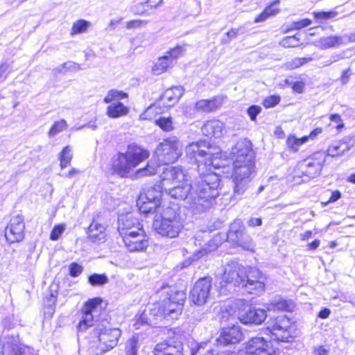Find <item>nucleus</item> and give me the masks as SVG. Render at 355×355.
Instances as JSON below:
<instances>
[{"label": "nucleus", "mask_w": 355, "mask_h": 355, "mask_svg": "<svg viewBox=\"0 0 355 355\" xmlns=\"http://www.w3.org/2000/svg\"><path fill=\"white\" fill-rule=\"evenodd\" d=\"M181 166H167L163 171L162 184L172 198L187 200L196 213L210 208L218 196L220 178L214 173L200 174L193 184Z\"/></svg>", "instance_id": "obj_1"}, {"label": "nucleus", "mask_w": 355, "mask_h": 355, "mask_svg": "<svg viewBox=\"0 0 355 355\" xmlns=\"http://www.w3.org/2000/svg\"><path fill=\"white\" fill-rule=\"evenodd\" d=\"M157 164L152 160L148 162L144 168L136 171L135 177L137 178L150 176L155 174L157 167L160 165H168L178 160L182 155L180 143L175 136H171L164 139L156 148L155 151Z\"/></svg>", "instance_id": "obj_2"}, {"label": "nucleus", "mask_w": 355, "mask_h": 355, "mask_svg": "<svg viewBox=\"0 0 355 355\" xmlns=\"http://www.w3.org/2000/svg\"><path fill=\"white\" fill-rule=\"evenodd\" d=\"M150 156L148 150L136 144H130L125 153H118L111 159L112 173L121 178L129 177L132 170Z\"/></svg>", "instance_id": "obj_3"}, {"label": "nucleus", "mask_w": 355, "mask_h": 355, "mask_svg": "<svg viewBox=\"0 0 355 355\" xmlns=\"http://www.w3.org/2000/svg\"><path fill=\"white\" fill-rule=\"evenodd\" d=\"M93 334L98 338L99 344L92 349L91 353L93 355H102L117 345L121 333L118 328H110L99 323L94 328Z\"/></svg>", "instance_id": "obj_4"}, {"label": "nucleus", "mask_w": 355, "mask_h": 355, "mask_svg": "<svg viewBox=\"0 0 355 355\" xmlns=\"http://www.w3.org/2000/svg\"><path fill=\"white\" fill-rule=\"evenodd\" d=\"M153 226L159 234L175 238L183 228V221L179 214L172 207H166L162 215L161 220H155Z\"/></svg>", "instance_id": "obj_5"}, {"label": "nucleus", "mask_w": 355, "mask_h": 355, "mask_svg": "<svg viewBox=\"0 0 355 355\" xmlns=\"http://www.w3.org/2000/svg\"><path fill=\"white\" fill-rule=\"evenodd\" d=\"M163 295L162 300H165L166 312L167 318L176 319L181 313L182 306L187 298V294L184 290H179L175 286H163L157 291Z\"/></svg>", "instance_id": "obj_6"}, {"label": "nucleus", "mask_w": 355, "mask_h": 355, "mask_svg": "<svg viewBox=\"0 0 355 355\" xmlns=\"http://www.w3.org/2000/svg\"><path fill=\"white\" fill-rule=\"evenodd\" d=\"M232 159L233 160V172L234 193H243L244 189V141H239L232 148Z\"/></svg>", "instance_id": "obj_7"}, {"label": "nucleus", "mask_w": 355, "mask_h": 355, "mask_svg": "<svg viewBox=\"0 0 355 355\" xmlns=\"http://www.w3.org/2000/svg\"><path fill=\"white\" fill-rule=\"evenodd\" d=\"M266 328L272 339L278 342H289L291 338L290 319L285 315H280L271 319L267 323Z\"/></svg>", "instance_id": "obj_8"}, {"label": "nucleus", "mask_w": 355, "mask_h": 355, "mask_svg": "<svg viewBox=\"0 0 355 355\" xmlns=\"http://www.w3.org/2000/svg\"><path fill=\"white\" fill-rule=\"evenodd\" d=\"M326 155L324 152H317L310 157L297 164V170L302 175L314 178L319 175L325 162Z\"/></svg>", "instance_id": "obj_9"}, {"label": "nucleus", "mask_w": 355, "mask_h": 355, "mask_svg": "<svg viewBox=\"0 0 355 355\" xmlns=\"http://www.w3.org/2000/svg\"><path fill=\"white\" fill-rule=\"evenodd\" d=\"M210 144L205 141L199 140L189 144L186 147V154L190 159L200 163L204 159V164H211V153L209 152Z\"/></svg>", "instance_id": "obj_10"}, {"label": "nucleus", "mask_w": 355, "mask_h": 355, "mask_svg": "<svg viewBox=\"0 0 355 355\" xmlns=\"http://www.w3.org/2000/svg\"><path fill=\"white\" fill-rule=\"evenodd\" d=\"M211 278L204 277L196 282L190 292L191 301L196 305L205 304L210 296Z\"/></svg>", "instance_id": "obj_11"}, {"label": "nucleus", "mask_w": 355, "mask_h": 355, "mask_svg": "<svg viewBox=\"0 0 355 355\" xmlns=\"http://www.w3.org/2000/svg\"><path fill=\"white\" fill-rule=\"evenodd\" d=\"M102 302V300L99 297H95L88 300L83 309L82 319L78 324L79 331H84L88 327L94 325V318L99 313V306Z\"/></svg>", "instance_id": "obj_12"}, {"label": "nucleus", "mask_w": 355, "mask_h": 355, "mask_svg": "<svg viewBox=\"0 0 355 355\" xmlns=\"http://www.w3.org/2000/svg\"><path fill=\"white\" fill-rule=\"evenodd\" d=\"M243 266L239 263L238 261L233 260L227 263L225 266L220 284L222 287L226 286L228 284L237 286L243 282Z\"/></svg>", "instance_id": "obj_13"}, {"label": "nucleus", "mask_w": 355, "mask_h": 355, "mask_svg": "<svg viewBox=\"0 0 355 355\" xmlns=\"http://www.w3.org/2000/svg\"><path fill=\"white\" fill-rule=\"evenodd\" d=\"M121 238L130 252H142L148 246V241L144 229L130 232L128 235Z\"/></svg>", "instance_id": "obj_14"}, {"label": "nucleus", "mask_w": 355, "mask_h": 355, "mask_svg": "<svg viewBox=\"0 0 355 355\" xmlns=\"http://www.w3.org/2000/svg\"><path fill=\"white\" fill-rule=\"evenodd\" d=\"M265 289L264 277L259 269L250 268L245 271V293L259 295Z\"/></svg>", "instance_id": "obj_15"}, {"label": "nucleus", "mask_w": 355, "mask_h": 355, "mask_svg": "<svg viewBox=\"0 0 355 355\" xmlns=\"http://www.w3.org/2000/svg\"><path fill=\"white\" fill-rule=\"evenodd\" d=\"M24 218L20 215L12 216L5 230L6 240L10 243L21 241L24 237Z\"/></svg>", "instance_id": "obj_16"}, {"label": "nucleus", "mask_w": 355, "mask_h": 355, "mask_svg": "<svg viewBox=\"0 0 355 355\" xmlns=\"http://www.w3.org/2000/svg\"><path fill=\"white\" fill-rule=\"evenodd\" d=\"M245 354L252 355H275L273 347L262 337L252 338L245 343Z\"/></svg>", "instance_id": "obj_17"}, {"label": "nucleus", "mask_w": 355, "mask_h": 355, "mask_svg": "<svg viewBox=\"0 0 355 355\" xmlns=\"http://www.w3.org/2000/svg\"><path fill=\"white\" fill-rule=\"evenodd\" d=\"M25 348L20 343L18 336L6 335L2 340V355H23Z\"/></svg>", "instance_id": "obj_18"}, {"label": "nucleus", "mask_w": 355, "mask_h": 355, "mask_svg": "<svg viewBox=\"0 0 355 355\" xmlns=\"http://www.w3.org/2000/svg\"><path fill=\"white\" fill-rule=\"evenodd\" d=\"M143 230L138 220L130 213L121 214L118 218V231L121 237L128 235L130 232Z\"/></svg>", "instance_id": "obj_19"}, {"label": "nucleus", "mask_w": 355, "mask_h": 355, "mask_svg": "<svg viewBox=\"0 0 355 355\" xmlns=\"http://www.w3.org/2000/svg\"><path fill=\"white\" fill-rule=\"evenodd\" d=\"M243 334L239 327L233 325L224 328L220 335L216 340L218 346H226L229 344L238 343L242 338Z\"/></svg>", "instance_id": "obj_20"}, {"label": "nucleus", "mask_w": 355, "mask_h": 355, "mask_svg": "<svg viewBox=\"0 0 355 355\" xmlns=\"http://www.w3.org/2000/svg\"><path fill=\"white\" fill-rule=\"evenodd\" d=\"M244 225L240 219L234 220L227 233V240L234 245L242 246L243 243Z\"/></svg>", "instance_id": "obj_21"}, {"label": "nucleus", "mask_w": 355, "mask_h": 355, "mask_svg": "<svg viewBox=\"0 0 355 355\" xmlns=\"http://www.w3.org/2000/svg\"><path fill=\"white\" fill-rule=\"evenodd\" d=\"M155 355H184L182 343L173 345L172 343L163 342L156 345L154 349Z\"/></svg>", "instance_id": "obj_22"}, {"label": "nucleus", "mask_w": 355, "mask_h": 355, "mask_svg": "<svg viewBox=\"0 0 355 355\" xmlns=\"http://www.w3.org/2000/svg\"><path fill=\"white\" fill-rule=\"evenodd\" d=\"M224 103V97L216 96L210 100L201 99L195 104V110L198 112H211L216 110Z\"/></svg>", "instance_id": "obj_23"}, {"label": "nucleus", "mask_w": 355, "mask_h": 355, "mask_svg": "<svg viewBox=\"0 0 355 355\" xmlns=\"http://www.w3.org/2000/svg\"><path fill=\"white\" fill-rule=\"evenodd\" d=\"M245 179L254 177L256 154L252 148V143L245 138Z\"/></svg>", "instance_id": "obj_24"}, {"label": "nucleus", "mask_w": 355, "mask_h": 355, "mask_svg": "<svg viewBox=\"0 0 355 355\" xmlns=\"http://www.w3.org/2000/svg\"><path fill=\"white\" fill-rule=\"evenodd\" d=\"M223 130L224 123L216 119L206 121L201 128L202 134L207 137H220Z\"/></svg>", "instance_id": "obj_25"}, {"label": "nucleus", "mask_w": 355, "mask_h": 355, "mask_svg": "<svg viewBox=\"0 0 355 355\" xmlns=\"http://www.w3.org/2000/svg\"><path fill=\"white\" fill-rule=\"evenodd\" d=\"M162 189L164 190V188L162 182H160V184L154 185L153 187H150L148 189H143V191L139 196L140 202H142L143 200H149L160 204V199L162 196Z\"/></svg>", "instance_id": "obj_26"}, {"label": "nucleus", "mask_w": 355, "mask_h": 355, "mask_svg": "<svg viewBox=\"0 0 355 355\" xmlns=\"http://www.w3.org/2000/svg\"><path fill=\"white\" fill-rule=\"evenodd\" d=\"M105 225L94 220L87 229V237L92 242L102 241L105 238Z\"/></svg>", "instance_id": "obj_27"}, {"label": "nucleus", "mask_w": 355, "mask_h": 355, "mask_svg": "<svg viewBox=\"0 0 355 355\" xmlns=\"http://www.w3.org/2000/svg\"><path fill=\"white\" fill-rule=\"evenodd\" d=\"M266 317L264 309L250 306L245 313V324L248 323L259 324L266 320Z\"/></svg>", "instance_id": "obj_28"}, {"label": "nucleus", "mask_w": 355, "mask_h": 355, "mask_svg": "<svg viewBox=\"0 0 355 355\" xmlns=\"http://www.w3.org/2000/svg\"><path fill=\"white\" fill-rule=\"evenodd\" d=\"M184 93V89L182 86L173 87L166 89L162 95V99L168 106L176 103Z\"/></svg>", "instance_id": "obj_29"}, {"label": "nucleus", "mask_w": 355, "mask_h": 355, "mask_svg": "<svg viewBox=\"0 0 355 355\" xmlns=\"http://www.w3.org/2000/svg\"><path fill=\"white\" fill-rule=\"evenodd\" d=\"M165 300H160L158 302L153 304L148 311V315L153 322L162 320L163 318H167L166 312V304H164Z\"/></svg>", "instance_id": "obj_30"}, {"label": "nucleus", "mask_w": 355, "mask_h": 355, "mask_svg": "<svg viewBox=\"0 0 355 355\" xmlns=\"http://www.w3.org/2000/svg\"><path fill=\"white\" fill-rule=\"evenodd\" d=\"M128 112V107L119 101L112 103L107 107V114L110 118H119L126 116Z\"/></svg>", "instance_id": "obj_31"}, {"label": "nucleus", "mask_w": 355, "mask_h": 355, "mask_svg": "<svg viewBox=\"0 0 355 355\" xmlns=\"http://www.w3.org/2000/svg\"><path fill=\"white\" fill-rule=\"evenodd\" d=\"M294 304L292 300L283 298H275L268 306V310L293 311Z\"/></svg>", "instance_id": "obj_32"}, {"label": "nucleus", "mask_w": 355, "mask_h": 355, "mask_svg": "<svg viewBox=\"0 0 355 355\" xmlns=\"http://www.w3.org/2000/svg\"><path fill=\"white\" fill-rule=\"evenodd\" d=\"M342 44V38L339 36L331 35L323 37L315 42V46L320 49H326L338 46Z\"/></svg>", "instance_id": "obj_33"}, {"label": "nucleus", "mask_w": 355, "mask_h": 355, "mask_svg": "<svg viewBox=\"0 0 355 355\" xmlns=\"http://www.w3.org/2000/svg\"><path fill=\"white\" fill-rule=\"evenodd\" d=\"M137 205L141 213L148 214L157 211L160 204L149 200H143L142 202H140V198H138Z\"/></svg>", "instance_id": "obj_34"}, {"label": "nucleus", "mask_w": 355, "mask_h": 355, "mask_svg": "<svg viewBox=\"0 0 355 355\" xmlns=\"http://www.w3.org/2000/svg\"><path fill=\"white\" fill-rule=\"evenodd\" d=\"M279 1H275L271 5L268 6L265 10L254 19V22L259 23L266 20L269 17L276 15L279 12V9L275 8L278 5Z\"/></svg>", "instance_id": "obj_35"}, {"label": "nucleus", "mask_w": 355, "mask_h": 355, "mask_svg": "<svg viewBox=\"0 0 355 355\" xmlns=\"http://www.w3.org/2000/svg\"><path fill=\"white\" fill-rule=\"evenodd\" d=\"M172 64L173 62L165 53L164 55L158 59L153 69V71L155 74H160L166 71L168 67H169Z\"/></svg>", "instance_id": "obj_36"}, {"label": "nucleus", "mask_w": 355, "mask_h": 355, "mask_svg": "<svg viewBox=\"0 0 355 355\" xmlns=\"http://www.w3.org/2000/svg\"><path fill=\"white\" fill-rule=\"evenodd\" d=\"M73 158L72 148L69 146H65L59 154L60 166L62 169L68 166Z\"/></svg>", "instance_id": "obj_37"}, {"label": "nucleus", "mask_w": 355, "mask_h": 355, "mask_svg": "<svg viewBox=\"0 0 355 355\" xmlns=\"http://www.w3.org/2000/svg\"><path fill=\"white\" fill-rule=\"evenodd\" d=\"M139 348V339L137 336H132L128 339L125 345V355H137Z\"/></svg>", "instance_id": "obj_38"}, {"label": "nucleus", "mask_w": 355, "mask_h": 355, "mask_svg": "<svg viewBox=\"0 0 355 355\" xmlns=\"http://www.w3.org/2000/svg\"><path fill=\"white\" fill-rule=\"evenodd\" d=\"M125 98H128L127 93L116 89H111L107 92V94L104 98L103 101L105 103H111L114 101H119V100Z\"/></svg>", "instance_id": "obj_39"}, {"label": "nucleus", "mask_w": 355, "mask_h": 355, "mask_svg": "<svg viewBox=\"0 0 355 355\" xmlns=\"http://www.w3.org/2000/svg\"><path fill=\"white\" fill-rule=\"evenodd\" d=\"M148 315V313H146L145 311L142 313L135 316V326L137 329H139L143 324L153 325L157 324V322H153L152 318Z\"/></svg>", "instance_id": "obj_40"}, {"label": "nucleus", "mask_w": 355, "mask_h": 355, "mask_svg": "<svg viewBox=\"0 0 355 355\" xmlns=\"http://www.w3.org/2000/svg\"><path fill=\"white\" fill-rule=\"evenodd\" d=\"M186 46L187 44L177 45L174 48L166 51L165 53L173 62L176 59L184 55L186 52Z\"/></svg>", "instance_id": "obj_41"}, {"label": "nucleus", "mask_w": 355, "mask_h": 355, "mask_svg": "<svg viewBox=\"0 0 355 355\" xmlns=\"http://www.w3.org/2000/svg\"><path fill=\"white\" fill-rule=\"evenodd\" d=\"M308 141V137H303L302 138H297L295 136H289L287 138L286 144L289 148L293 151H297L298 148Z\"/></svg>", "instance_id": "obj_42"}, {"label": "nucleus", "mask_w": 355, "mask_h": 355, "mask_svg": "<svg viewBox=\"0 0 355 355\" xmlns=\"http://www.w3.org/2000/svg\"><path fill=\"white\" fill-rule=\"evenodd\" d=\"M89 25V22L84 19L75 21L71 28V35H73L86 32Z\"/></svg>", "instance_id": "obj_43"}, {"label": "nucleus", "mask_w": 355, "mask_h": 355, "mask_svg": "<svg viewBox=\"0 0 355 355\" xmlns=\"http://www.w3.org/2000/svg\"><path fill=\"white\" fill-rule=\"evenodd\" d=\"M67 123L65 120L61 119L55 121L48 132L49 137H53L57 134L61 132L64 130L67 129Z\"/></svg>", "instance_id": "obj_44"}, {"label": "nucleus", "mask_w": 355, "mask_h": 355, "mask_svg": "<svg viewBox=\"0 0 355 355\" xmlns=\"http://www.w3.org/2000/svg\"><path fill=\"white\" fill-rule=\"evenodd\" d=\"M90 284L94 286H103L107 283L108 278L104 274H93L88 278Z\"/></svg>", "instance_id": "obj_45"}, {"label": "nucleus", "mask_w": 355, "mask_h": 355, "mask_svg": "<svg viewBox=\"0 0 355 355\" xmlns=\"http://www.w3.org/2000/svg\"><path fill=\"white\" fill-rule=\"evenodd\" d=\"M155 123L164 131L170 132L173 130V121L171 117H159L155 121Z\"/></svg>", "instance_id": "obj_46"}, {"label": "nucleus", "mask_w": 355, "mask_h": 355, "mask_svg": "<svg viewBox=\"0 0 355 355\" xmlns=\"http://www.w3.org/2000/svg\"><path fill=\"white\" fill-rule=\"evenodd\" d=\"M299 42L300 39L296 36H288L280 42V45L284 48H294L299 46Z\"/></svg>", "instance_id": "obj_47"}, {"label": "nucleus", "mask_w": 355, "mask_h": 355, "mask_svg": "<svg viewBox=\"0 0 355 355\" xmlns=\"http://www.w3.org/2000/svg\"><path fill=\"white\" fill-rule=\"evenodd\" d=\"M313 14L316 20H318L319 21H322L323 20H327V19L336 17L338 15V12L336 11H329V12L321 11V12H314Z\"/></svg>", "instance_id": "obj_48"}, {"label": "nucleus", "mask_w": 355, "mask_h": 355, "mask_svg": "<svg viewBox=\"0 0 355 355\" xmlns=\"http://www.w3.org/2000/svg\"><path fill=\"white\" fill-rule=\"evenodd\" d=\"M312 60V58H295L291 62H287L286 65L288 69H293L311 61Z\"/></svg>", "instance_id": "obj_49"}, {"label": "nucleus", "mask_w": 355, "mask_h": 355, "mask_svg": "<svg viewBox=\"0 0 355 355\" xmlns=\"http://www.w3.org/2000/svg\"><path fill=\"white\" fill-rule=\"evenodd\" d=\"M10 71V64L6 61L1 62L0 64V84L7 79Z\"/></svg>", "instance_id": "obj_50"}, {"label": "nucleus", "mask_w": 355, "mask_h": 355, "mask_svg": "<svg viewBox=\"0 0 355 355\" xmlns=\"http://www.w3.org/2000/svg\"><path fill=\"white\" fill-rule=\"evenodd\" d=\"M337 142L340 146V151L343 152V154L350 150L354 145V140L350 138H345Z\"/></svg>", "instance_id": "obj_51"}, {"label": "nucleus", "mask_w": 355, "mask_h": 355, "mask_svg": "<svg viewBox=\"0 0 355 355\" xmlns=\"http://www.w3.org/2000/svg\"><path fill=\"white\" fill-rule=\"evenodd\" d=\"M280 101V97L279 96H270L266 98L263 101V105L266 108H270L277 105Z\"/></svg>", "instance_id": "obj_52"}, {"label": "nucleus", "mask_w": 355, "mask_h": 355, "mask_svg": "<svg viewBox=\"0 0 355 355\" xmlns=\"http://www.w3.org/2000/svg\"><path fill=\"white\" fill-rule=\"evenodd\" d=\"M64 225H55L51 232L50 239L52 241L58 240L60 236L64 232Z\"/></svg>", "instance_id": "obj_53"}, {"label": "nucleus", "mask_w": 355, "mask_h": 355, "mask_svg": "<svg viewBox=\"0 0 355 355\" xmlns=\"http://www.w3.org/2000/svg\"><path fill=\"white\" fill-rule=\"evenodd\" d=\"M312 24V21L309 19H303L292 23L291 29L300 30L303 28L307 27Z\"/></svg>", "instance_id": "obj_54"}, {"label": "nucleus", "mask_w": 355, "mask_h": 355, "mask_svg": "<svg viewBox=\"0 0 355 355\" xmlns=\"http://www.w3.org/2000/svg\"><path fill=\"white\" fill-rule=\"evenodd\" d=\"M148 24V21L135 19L129 21L126 23V28L128 29L139 28L144 27Z\"/></svg>", "instance_id": "obj_55"}, {"label": "nucleus", "mask_w": 355, "mask_h": 355, "mask_svg": "<svg viewBox=\"0 0 355 355\" xmlns=\"http://www.w3.org/2000/svg\"><path fill=\"white\" fill-rule=\"evenodd\" d=\"M327 154L331 157H338L343 155V152L340 151V146L337 141L329 146Z\"/></svg>", "instance_id": "obj_56"}, {"label": "nucleus", "mask_w": 355, "mask_h": 355, "mask_svg": "<svg viewBox=\"0 0 355 355\" xmlns=\"http://www.w3.org/2000/svg\"><path fill=\"white\" fill-rule=\"evenodd\" d=\"M61 67L65 69L66 72L69 71H78L81 69L80 65L76 62L72 61H68L61 64Z\"/></svg>", "instance_id": "obj_57"}, {"label": "nucleus", "mask_w": 355, "mask_h": 355, "mask_svg": "<svg viewBox=\"0 0 355 355\" xmlns=\"http://www.w3.org/2000/svg\"><path fill=\"white\" fill-rule=\"evenodd\" d=\"M83 270V268L77 263H72L69 266V274L71 277L79 276Z\"/></svg>", "instance_id": "obj_58"}, {"label": "nucleus", "mask_w": 355, "mask_h": 355, "mask_svg": "<svg viewBox=\"0 0 355 355\" xmlns=\"http://www.w3.org/2000/svg\"><path fill=\"white\" fill-rule=\"evenodd\" d=\"M261 107L259 105H251L247 110V113L252 121H255L257 116L261 112Z\"/></svg>", "instance_id": "obj_59"}, {"label": "nucleus", "mask_w": 355, "mask_h": 355, "mask_svg": "<svg viewBox=\"0 0 355 355\" xmlns=\"http://www.w3.org/2000/svg\"><path fill=\"white\" fill-rule=\"evenodd\" d=\"M329 119L331 122H333L336 124V128L338 130H340L342 128H343L344 124H343L341 117L339 114H331L330 116Z\"/></svg>", "instance_id": "obj_60"}, {"label": "nucleus", "mask_w": 355, "mask_h": 355, "mask_svg": "<svg viewBox=\"0 0 355 355\" xmlns=\"http://www.w3.org/2000/svg\"><path fill=\"white\" fill-rule=\"evenodd\" d=\"M80 173V171L76 168H72L68 173L60 174V176H62L66 178H72L73 177H76V175H79Z\"/></svg>", "instance_id": "obj_61"}, {"label": "nucleus", "mask_w": 355, "mask_h": 355, "mask_svg": "<svg viewBox=\"0 0 355 355\" xmlns=\"http://www.w3.org/2000/svg\"><path fill=\"white\" fill-rule=\"evenodd\" d=\"M329 352V349L323 347L318 346L314 348V355H327Z\"/></svg>", "instance_id": "obj_62"}, {"label": "nucleus", "mask_w": 355, "mask_h": 355, "mask_svg": "<svg viewBox=\"0 0 355 355\" xmlns=\"http://www.w3.org/2000/svg\"><path fill=\"white\" fill-rule=\"evenodd\" d=\"M248 224L250 227L260 226L262 224L261 218H251L248 221Z\"/></svg>", "instance_id": "obj_63"}, {"label": "nucleus", "mask_w": 355, "mask_h": 355, "mask_svg": "<svg viewBox=\"0 0 355 355\" xmlns=\"http://www.w3.org/2000/svg\"><path fill=\"white\" fill-rule=\"evenodd\" d=\"M341 197V193L338 191V190H336L333 192H331V197L329 198V202H334L336 201H337L338 199H340Z\"/></svg>", "instance_id": "obj_64"}]
</instances>
